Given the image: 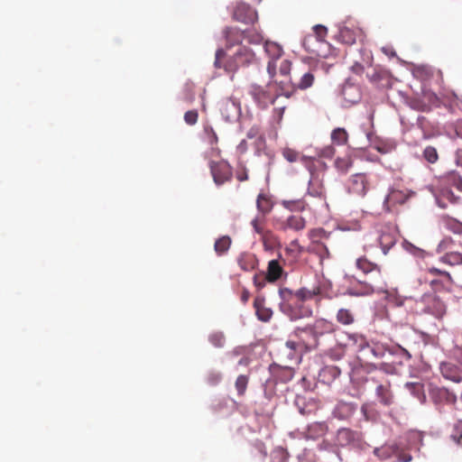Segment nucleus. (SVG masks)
<instances>
[{
	"instance_id": "c85d7f7f",
	"label": "nucleus",
	"mask_w": 462,
	"mask_h": 462,
	"mask_svg": "<svg viewBox=\"0 0 462 462\" xmlns=\"http://www.w3.org/2000/svg\"><path fill=\"white\" fill-rule=\"evenodd\" d=\"M399 448L395 444H387L381 448H374V453L375 456L382 459L389 458L393 456H397Z\"/></svg>"
},
{
	"instance_id": "8fccbe9b",
	"label": "nucleus",
	"mask_w": 462,
	"mask_h": 462,
	"mask_svg": "<svg viewBox=\"0 0 462 462\" xmlns=\"http://www.w3.org/2000/svg\"><path fill=\"white\" fill-rule=\"evenodd\" d=\"M313 32L319 42H324L328 33V30L325 26L318 24L313 27Z\"/></svg>"
},
{
	"instance_id": "603ef678",
	"label": "nucleus",
	"mask_w": 462,
	"mask_h": 462,
	"mask_svg": "<svg viewBox=\"0 0 462 462\" xmlns=\"http://www.w3.org/2000/svg\"><path fill=\"white\" fill-rule=\"evenodd\" d=\"M340 369L337 366H326L322 370V375L325 377L327 374L330 375L332 379H336L340 374Z\"/></svg>"
},
{
	"instance_id": "423d86ee",
	"label": "nucleus",
	"mask_w": 462,
	"mask_h": 462,
	"mask_svg": "<svg viewBox=\"0 0 462 462\" xmlns=\"http://www.w3.org/2000/svg\"><path fill=\"white\" fill-rule=\"evenodd\" d=\"M208 165L216 185L220 186L231 180L233 172L229 163L225 161H210Z\"/></svg>"
},
{
	"instance_id": "f704fd0d",
	"label": "nucleus",
	"mask_w": 462,
	"mask_h": 462,
	"mask_svg": "<svg viewBox=\"0 0 462 462\" xmlns=\"http://www.w3.org/2000/svg\"><path fill=\"white\" fill-rule=\"evenodd\" d=\"M309 251L318 254L320 258V261H323L324 259L330 257L328 248L324 244V242L318 244H310L309 246Z\"/></svg>"
},
{
	"instance_id": "6e6552de",
	"label": "nucleus",
	"mask_w": 462,
	"mask_h": 462,
	"mask_svg": "<svg viewBox=\"0 0 462 462\" xmlns=\"http://www.w3.org/2000/svg\"><path fill=\"white\" fill-rule=\"evenodd\" d=\"M233 19L246 24H254L258 20L257 12L245 3H239L233 12Z\"/></svg>"
},
{
	"instance_id": "0e129e2a",
	"label": "nucleus",
	"mask_w": 462,
	"mask_h": 462,
	"mask_svg": "<svg viewBox=\"0 0 462 462\" xmlns=\"http://www.w3.org/2000/svg\"><path fill=\"white\" fill-rule=\"evenodd\" d=\"M225 55H226V52L224 50L222 49H218L217 51H216V59H215V66L217 68H221L222 65H221V60L225 58Z\"/></svg>"
},
{
	"instance_id": "338daca9",
	"label": "nucleus",
	"mask_w": 462,
	"mask_h": 462,
	"mask_svg": "<svg viewBox=\"0 0 462 462\" xmlns=\"http://www.w3.org/2000/svg\"><path fill=\"white\" fill-rule=\"evenodd\" d=\"M344 355V352L342 349H338V350H330L329 351V356L333 359V360H339Z\"/></svg>"
},
{
	"instance_id": "79ce46f5",
	"label": "nucleus",
	"mask_w": 462,
	"mask_h": 462,
	"mask_svg": "<svg viewBox=\"0 0 462 462\" xmlns=\"http://www.w3.org/2000/svg\"><path fill=\"white\" fill-rule=\"evenodd\" d=\"M260 236L265 249L268 250L273 247L276 242V237L272 231L266 230Z\"/></svg>"
},
{
	"instance_id": "f8f14e48",
	"label": "nucleus",
	"mask_w": 462,
	"mask_h": 462,
	"mask_svg": "<svg viewBox=\"0 0 462 462\" xmlns=\"http://www.w3.org/2000/svg\"><path fill=\"white\" fill-rule=\"evenodd\" d=\"M411 194L412 193L408 189H393L384 199V206L390 209L391 207L398 204H403L411 196Z\"/></svg>"
},
{
	"instance_id": "2f4dec72",
	"label": "nucleus",
	"mask_w": 462,
	"mask_h": 462,
	"mask_svg": "<svg viewBox=\"0 0 462 462\" xmlns=\"http://www.w3.org/2000/svg\"><path fill=\"white\" fill-rule=\"evenodd\" d=\"M264 51L273 60L280 59L283 52L281 45L274 42L269 41L264 42Z\"/></svg>"
},
{
	"instance_id": "412c9836",
	"label": "nucleus",
	"mask_w": 462,
	"mask_h": 462,
	"mask_svg": "<svg viewBox=\"0 0 462 462\" xmlns=\"http://www.w3.org/2000/svg\"><path fill=\"white\" fill-rule=\"evenodd\" d=\"M237 263L245 272H250L256 268L258 260L252 253H242L237 258Z\"/></svg>"
},
{
	"instance_id": "e433bc0d",
	"label": "nucleus",
	"mask_w": 462,
	"mask_h": 462,
	"mask_svg": "<svg viewBox=\"0 0 462 462\" xmlns=\"http://www.w3.org/2000/svg\"><path fill=\"white\" fill-rule=\"evenodd\" d=\"M231 245V238L224 236L218 238L214 245V249L218 255H222L228 251Z\"/></svg>"
},
{
	"instance_id": "72a5a7b5",
	"label": "nucleus",
	"mask_w": 462,
	"mask_h": 462,
	"mask_svg": "<svg viewBox=\"0 0 462 462\" xmlns=\"http://www.w3.org/2000/svg\"><path fill=\"white\" fill-rule=\"evenodd\" d=\"M257 209L263 214H268L273 208V202L265 194L260 193L256 200Z\"/></svg>"
},
{
	"instance_id": "cd10ccee",
	"label": "nucleus",
	"mask_w": 462,
	"mask_h": 462,
	"mask_svg": "<svg viewBox=\"0 0 462 462\" xmlns=\"http://www.w3.org/2000/svg\"><path fill=\"white\" fill-rule=\"evenodd\" d=\"M439 261L450 266L462 265V253L457 251L446 252Z\"/></svg>"
},
{
	"instance_id": "3c124183",
	"label": "nucleus",
	"mask_w": 462,
	"mask_h": 462,
	"mask_svg": "<svg viewBox=\"0 0 462 462\" xmlns=\"http://www.w3.org/2000/svg\"><path fill=\"white\" fill-rule=\"evenodd\" d=\"M198 118L199 114L198 111L195 109L189 110L184 114V121L186 122V124L189 125H195L198 122Z\"/></svg>"
},
{
	"instance_id": "5701e85b",
	"label": "nucleus",
	"mask_w": 462,
	"mask_h": 462,
	"mask_svg": "<svg viewBox=\"0 0 462 462\" xmlns=\"http://www.w3.org/2000/svg\"><path fill=\"white\" fill-rule=\"evenodd\" d=\"M254 307L255 309L257 318L263 322H267L273 316L271 309L264 306V299L257 297L254 300Z\"/></svg>"
},
{
	"instance_id": "a211bd4d",
	"label": "nucleus",
	"mask_w": 462,
	"mask_h": 462,
	"mask_svg": "<svg viewBox=\"0 0 462 462\" xmlns=\"http://www.w3.org/2000/svg\"><path fill=\"white\" fill-rule=\"evenodd\" d=\"M310 326L319 339L321 336L332 334L336 331L335 324L325 319H318Z\"/></svg>"
},
{
	"instance_id": "39448f33",
	"label": "nucleus",
	"mask_w": 462,
	"mask_h": 462,
	"mask_svg": "<svg viewBox=\"0 0 462 462\" xmlns=\"http://www.w3.org/2000/svg\"><path fill=\"white\" fill-rule=\"evenodd\" d=\"M292 335L300 341L305 351L316 349L319 344V340L310 324L296 328Z\"/></svg>"
},
{
	"instance_id": "09e8293b",
	"label": "nucleus",
	"mask_w": 462,
	"mask_h": 462,
	"mask_svg": "<svg viewBox=\"0 0 462 462\" xmlns=\"http://www.w3.org/2000/svg\"><path fill=\"white\" fill-rule=\"evenodd\" d=\"M451 438L457 442L460 443L462 440V420L455 423Z\"/></svg>"
},
{
	"instance_id": "9d476101",
	"label": "nucleus",
	"mask_w": 462,
	"mask_h": 462,
	"mask_svg": "<svg viewBox=\"0 0 462 462\" xmlns=\"http://www.w3.org/2000/svg\"><path fill=\"white\" fill-rule=\"evenodd\" d=\"M323 293L322 282L317 277V282L311 286H305L292 293V298L304 302Z\"/></svg>"
},
{
	"instance_id": "ea45409f",
	"label": "nucleus",
	"mask_w": 462,
	"mask_h": 462,
	"mask_svg": "<svg viewBox=\"0 0 462 462\" xmlns=\"http://www.w3.org/2000/svg\"><path fill=\"white\" fill-rule=\"evenodd\" d=\"M328 236L329 234L326 232L323 228L312 229L310 232V237L311 239L310 244L321 243L324 240H327Z\"/></svg>"
},
{
	"instance_id": "2eb2a0df",
	"label": "nucleus",
	"mask_w": 462,
	"mask_h": 462,
	"mask_svg": "<svg viewBox=\"0 0 462 462\" xmlns=\"http://www.w3.org/2000/svg\"><path fill=\"white\" fill-rule=\"evenodd\" d=\"M315 77L312 72L308 71L305 72L299 82L293 84L291 89L285 88L284 87L281 86L280 88L282 89V95L285 96L287 98L291 96V94L294 91V88H300V89H307L308 88L311 87L313 85Z\"/></svg>"
},
{
	"instance_id": "e2e57ef3",
	"label": "nucleus",
	"mask_w": 462,
	"mask_h": 462,
	"mask_svg": "<svg viewBox=\"0 0 462 462\" xmlns=\"http://www.w3.org/2000/svg\"><path fill=\"white\" fill-rule=\"evenodd\" d=\"M236 179L239 181H245L248 180V173L245 167L242 166L241 168H238L236 171Z\"/></svg>"
},
{
	"instance_id": "b1692460",
	"label": "nucleus",
	"mask_w": 462,
	"mask_h": 462,
	"mask_svg": "<svg viewBox=\"0 0 462 462\" xmlns=\"http://www.w3.org/2000/svg\"><path fill=\"white\" fill-rule=\"evenodd\" d=\"M281 205L291 212H302L308 208V202L304 199H282Z\"/></svg>"
},
{
	"instance_id": "13d9d810",
	"label": "nucleus",
	"mask_w": 462,
	"mask_h": 462,
	"mask_svg": "<svg viewBox=\"0 0 462 462\" xmlns=\"http://www.w3.org/2000/svg\"><path fill=\"white\" fill-rule=\"evenodd\" d=\"M264 274L265 273H260V274H255L254 276V283L259 289L263 288L265 286V282H267L265 280Z\"/></svg>"
},
{
	"instance_id": "4d7b16f0",
	"label": "nucleus",
	"mask_w": 462,
	"mask_h": 462,
	"mask_svg": "<svg viewBox=\"0 0 462 462\" xmlns=\"http://www.w3.org/2000/svg\"><path fill=\"white\" fill-rule=\"evenodd\" d=\"M291 69V62L288 60H283L279 67L280 74L282 76H288Z\"/></svg>"
},
{
	"instance_id": "f03ea898",
	"label": "nucleus",
	"mask_w": 462,
	"mask_h": 462,
	"mask_svg": "<svg viewBox=\"0 0 462 462\" xmlns=\"http://www.w3.org/2000/svg\"><path fill=\"white\" fill-rule=\"evenodd\" d=\"M444 182L447 186L441 189L440 194L437 198L439 205L442 208L447 207V202L456 204L461 199L459 195H456L450 189L449 186H454L457 191L462 192V179L459 175L451 173L444 179Z\"/></svg>"
},
{
	"instance_id": "37998d69",
	"label": "nucleus",
	"mask_w": 462,
	"mask_h": 462,
	"mask_svg": "<svg viewBox=\"0 0 462 462\" xmlns=\"http://www.w3.org/2000/svg\"><path fill=\"white\" fill-rule=\"evenodd\" d=\"M423 158L430 163H435L439 160V154L435 147L427 146L422 152Z\"/></svg>"
},
{
	"instance_id": "7c9ffc66",
	"label": "nucleus",
	"mask_w": 462,
	"mask_h": 462,
	"mask_svg": "<svg viewBox=\"0 0 462 462\" xmlns=\"http://www.w3.org/2000/svg\"><path fill=\"white\" fill-rule=\"evenodd\" d=\"M462 247V241H458L457 244L455 239L451 236H444L437 246L438 253H446L454 251L453 249L457 246Z\"/></svg>"
},
{
	"instance_id": "a878e982",
	"label": "nucleus",
	"mask_w": 462,
	"mask_h": 462,
	"mask_svg": "<svg viewBox=\"0 0 462 462\" xmlns=\"http://www.w3.org/2000/svg\"><path fill=\"white\" fill-rule=\"evenodd\" d=\"M395 236L391 232L382 231L378 237V243L384 254H386L388 251L395 245Z\"/></svg>"
},
{
	"instance_id": "bf43d9fd",
	"label": "nucleus",
	"mask_w": 462,
	"mask_h": 462,
	"mask_svg": "<svg viewBox=\"0 0 462 462\" xmlns=\"http://www.w3.org/2000/svg\"><path fill=\"white\" fill-rule=\"evenodd\" d=\"M285 346L287 348H289L291 351H301L304 350L302 346L300 345V341H294V340H288L285 343Z\"/></svg>"
},
{
	"instance_id": "c756f323",
	"label": "nucleus",
	"mask_w": 462,
	"mask_h": 462,
	"mask_svg": "<svg viewBox=\"0 0 462 462\" xmlns=\"http://www.w3.org/2000/svg\"><path fill=\"white\" fill-rule=\"evenodd\" d=\"M442 225L448 231L455 235L462 236V222L457 220L456 218L450 217H443Z\"/></svg>"
},
{
	"instance_id": "ddd939ff",
	"label": "nucleus",
	"mask_w": 462,
	"mask_h": 462,
	"mask_svg": "<svg viewBox=\"0 0 462 462\" xmlns=\"http://www.w3.org/2000/svg\"><path fill=\"white\" fill-rule=\"evenodd\" d=\"M223 34L226 42V46L229 49L242 43L243 40H245V32L237 27H226L223 30Z\"/></svg>"
},
{
	"instance_id": "4468645a",
	"label": "nucleus",
	"mask_w": 462,
	"mask_h": 462,
	"mask_svg": "<svg viewBox=\"0 0 462 462\" xmlns=\"http://www.w3.org/2000/svg\"><path fill=\"white\" fill-rule=\"evenodd\" d=\"M306 227V220L303 217L299 215H291L285 220L282 221L279 225V229L282 231L293 230L296 232L301 231Z\"/></svg>"
},
{
	"instance_id": "c9c22d12",
	"label": "nucleus",
	"mask_w": 462,
	"mask_h": 462,
	"mask_svg": "<svg viewBox=\"0 0 462 462\" xmlns=\"http://www.w3.org/2000/svg\"><path fill=\"white\" fill-rule=\"evenodd\" d=\"M347 337L353 343L356 350L359 352V355L361 356V354L364 351V348H365V346L368 344L365 337H364L361 334L352 333L348 334Z\"/></svg>"
},
{
	"instance_id": "393cba45",
	"label": "nucleus",
	"mask_w": 462,
	"mask_h": 462,
	"mask_svg": "<svg viewBox=\"0 0 462 462\" xmlns=\"http://www.w3.org/2000/svg\"><path fill=\"white\" fill-rule=\"evenodd\" d=\"M355 410L356 408L352 403L339 402L336 406L333 414L336 418L346 420L354 413Z\"/></svg>"
},
{
	"instance_id": "de8ad7c7",
	"label": "nucleus",
	"mask_w": 462,
	"mask_h": 462,
	"mask_svg": "<svg viewBox=\"0 0 462 462\" xmlns=\"http://www.w3.org/2000/svg\"><path fill=\"white\" fill-rule=\"evenodd\" d=\"M248 377L246 375H239L236 381V388L239 395H243L246 390Z\"/></svg>"
},
{
	"instance_id": "6e6d98bb",
	"label": "nucleus",
	"mask_w": 462,
	"mask_h": 462,
	"mask_svg": "<svg viewBox=\"0 0 462 462\" xmlns=\"http://www.w3.org/2000/svg\"><path fill=\"white\" fill-rule=\"evenodd\" d=\"M195 98L194 92H193V87L190 85L185 86V93L183 96V100L187 102L188 104H191Z\"/></svg>"
},
{
	"instance_id": "aec40b11",
	"label": "nucleus",
	"mask_w": 462,
	"mask_h": 462,
	"mask_svg": "<svg viewBox=\"0 0 462 462\" xmlns=\"http://www.w3.org/2000/svg\"><path fill=\"white\" fill-rule=\"evenodd\" d=\"M358 440V434L349 429L343 428L337 430L336 442L338 446L346 447Z\"/></svg>"
},
{
	"instance_id": "69168bd1",
	"label": "nucleus",
	"mask_w": 462,
	"mask_h": 462,
	"mask_svg": "<svg viewBox=\"0 0 462 462\" xmlns=\"http://www.w3.org/2000/svg\"><path fill=\"white\" fill-rule=\"evenodd\" d=\"M319 154L325 158H331L335 154V149L332 146H327L320 151Z\"/></svg>"
},
{
	"instance_id": "f3484780",
	"label": "nucleus",
	"mask_w": 462,
	"mask_h": 462,
	"mask_svg": "<svg viewBox=\"0 0 462 462\" xmlns=\"http://www.w3.org/2000/svg\"><path fill=\"white\" fill-rule=\"evenodd\" d=\"M440 373L448 380L455 383H459L462 380V374L459 367L449 362H443L440 364Z\"/></svg>"
},
{
	"instance_id": "bb28decb",
	"label": "nucleus",
	"mask_w": 462,
	"mask_h": 462,
	"mask_svg": "<svg viewBox=\"0 0 462 462\" xmlns=\"http://www.w3.org/2000/svg\"><path fill=\"white\" fill-rule=\"evenodd\" d=\"M336 319L341 325L350 326L356 320L355 313L350 309L341 308L336 314Z\"/></svg>"
},
{
	"instance_id": "20e7f679",
	"label": "nucleus",
	"mask_w": 462,
	"mask_h": 462,
	"mask_svg": "<svg viewBox=\"0 0 462 462\" xmlns=\"http://www.w3.org/2000/svg\"><path fill=\"white\" fill-rule=\"evenodd\" d=\"M371 188V177L367 173H355L348 179L347 189L349 193L365 197Z\"/></svg>"
},
{
	"instance_id": "774afa93",
	"label": "nucleus",
	"mask_w": 462,
	"mask_h": 462,
	"mask_svg": "<svg viewBox=\"0 0 462 462\" xmlns=\"http://www.w3.org/2000/svg\"><path fill=\"white\" fill-rule=\"evenodd\" d=\"M437 395L439 397H446L448 395V391L445 389L437 388L432 391V398L436 400Z\"/></svg>"
},
{
	"instance_id": "4c0bfd02",
	"label": "nucleus",
	"mask_w": 462,
	"mask_h": 462,
	"mask_svg": "<svg viewBox=\"0 0 462 462\" xmlns=\"http://www.w3.org/2000/svg\"><path fill=\"white\" fill-rule=\"evenodd\" d=\"M406 388L421 402L425 401L423 384L420 383H407Z\"/></svg>"
},
{
	"instance_id": "a18cd8bd",
	"label": "nucleus",
	"mask_w": 462,
	"mask_h": 462,
	"mask_svg": "<svg viewBox=\"0 0 462 462\" xmlns=\"http://www.w3.org/2000/svg\"><path fill=\"white\" fill-rule=\"evenodd\" d=\"M208 340L216 347H223L226 341L225 336L221 332L211 334Z\"/></svg>"
},
{
	"instance_id": "473e14b6",
	"label": "nucleus",
	"mask_w": 462,
	"mask_h": 462,
	"mask_svg": "<svg viewBox=\"0 0 462 462\" xmlns=\"http://www.w3.org/2000/svg\"><path fill=\"white\" fill-rule=\"evenodd\" d=\"M335 168L343 174H346L353 166V160L350 155L337 157L334 162Z\"/></svg>"
},
{
	"instance_id": "052dcab7",
	"label": "nucleus",
	"mask_w": 462,
	"mask_h": 462,
	"mask_svg": "<svg viewBox=\"0 0 462 462\" xmlns=\"http://www.w3.org/2000/svg\"><path fill=\"white\" fill-rule=\"evenodd\" d=\"M353 90H356V88H354V87H353V86H351V85L345 86V87H344V88H343V90H342V94H343V96H344L345 99H346V100H347V101H349V102H351V103H355V102H356V99H354V98H351V97H350V95H349V94H350V92H351V91H353Z\"/></svg>"
},
{
	"instance_id": "1a4fd4ad",
	"label": "nucleus",
	"mask_w": 462,
	"mask_h": 462,
	"mask_svg": "<svg viewBox=\"0 0 462 462\" xmlns=\"http://www.w3.org/2000/svg\"><path fill=\"white\" fill-rule=\"evenodd\" d=\"M267 88H268V89H264L263 88L257 87V88H254V89L252 90V95H253L254 100L262 107H266L268 106V104H270V103L273 104L279 96H282V92L279 94L277 93L275 95L271 94V91L277 90L276 83L269 84Z\"/></svg>"
},
{
	"instance_id": "7ed1b4c3",
	"label": "nucleus",
	"mask_w": 462,
	"mask_h": 462,
	"mask_svg": "<svg viewBox=\"0 0 462 462\" xmlns=\"http://www.w3.org/2000/svg\"><path fill=\"white\" fill-rule=\"evenodd\" d=\"M254 57V53L250 48L239 46L237 51L226 60L224 68L228 72H234L240 67L249 65Z\"/></svg>"
},
{
	"instance_id": "f257e3e1",
	"label": "nucleus",
	"mask_w": 462,
	"mask_h": 462,
	"mask_svg": "<svg viewBox=\"0 0 462 462\" xmlns=\"http://www.w3.org/2000/svg\"><path fill=\"white\" fill-rule=\"evenodd\" d=\"M356 266L364 274L369 276L367 280L352 284L346 290L350 296H366L382 288L383 279L381 267L370 262L365 257L356 259Z\"/></svg>"
},
{
	"instance_id": "680f3d73",
	"label": "nucleus",
	"mask_w": 462,
	"mask_h": 462,
	"mask_svg": "<svg viewBox=\"0 0 462 462\" xmlns=\"http://www.w3.org/2000/svg\"><path fill=\"white\" fill-rule=\"evenodd\" d=\"M251 225L254 228V230L258 234V235H262L263 234L266 230L263 227L262 224L260 223V220L258 217H255L252 220L251 222Z\"/></svg>"
},
{
	"instance_id": "9b49d317",
	"label": "nucleus",
	"mask_w": 462,
	"mask_h": 462,
	"mask_svg": "<svg viewBox=\"0 0 462 462\" xmlns=\"http://www.w3.org/2000/svg\"><path fill=\"white\" fill-rule=\"evenodd\" d=\"M386 351H389V348L383 344L368 343L361 356H359V358L366 362L373 359H380L384 356Z\"/></svg>"
},
{
	"instance_id": "864d4df0",
	"label": "nucleus",
	"mask_w": 462,
	"mask_h": 462,
	"mask_svg": "<svg viewBox=\"0 0 462 462\" xmlns=\"http://www.w3.org/2000/svg\"><path fill=\"white\" fill-rule=\"evenodd\" d=\"M204 131L208 136V143L211 145L217 144L218 142V138L212 126H205Z\"/></svg>"
},
{
	"instance_id": "58836bf2",
	"label": "nucleus",
	"mask_w": 462,
	"mask_h": 462,
	"mask_svg": "<svg viewBox=\"0 0 462 462\" xmlns=\"http://www.w3.org/2000/svg\"><path fill=\"white\" fill-rule=\"evenodd\" d=\"M331 139H332L333 143H335L338 145H343V144L346 143L347 139H348V134L344 128H336L335 130H333V132L331 134Z\"/></svg>"
},
{
	"instance_id": "6ab92c4d",
	"label": "nucleus",
	"mask_w": 462,
	"mask_h": 462,
	"mask_svg": "<svg viewBox=\"0 0 462 462\" xmlns=\"http://www.w3.org/2000/svg\"><path fill=\"white\" fill-rule=\"evenodd\" d=\"M375 394L383 405L389 406L393 404L394 398L389 382L378 384L375 389Z\"/></svg>"
},
{
	"instance_id": "4be33fe9",
	"label": "nucleus",
	"mask_w": 462,
	"mask_h": 462,
	"mask_svg": "<svg viewBox=\"0 0 462 462\" xmlns=\"http://www.w3.org/2000/svg\"><path fill=\"white\" fill-rule=\"evenodd\" d=\"M282 273L283 269L278 260H271L264 274L265 280L269 282H274L282 277Z\"/></svg>"
},
{
	"instance_id": "a19ab883",
	"label": "nucleus",
	"mask_w": 462,
	"mask_h": 462,
	"mask_svg": "<svg viewBox=\"0 0 462 462\" xmlns=\"http://www.w3.org/2000/svg\"><path fill=\"white\" fill-rule=\"evenodd\" d=\"M245 39L251 44H260L263 41V36L256 30H245Z\"/></svg>"
},
{
	"instance_id": "c03bdc74",
	"label": "nucleus",
	"mask_w": 462,
	"mask_h": 462,
	"mask_svg": "<svg viewBox=\"0 0 462 462\" xmlns=\"http://www.w3.org/2000/svg\"><path fill=\"white\" fill-rule=\"evenodd\" d=\"M313 185H314L313 181L310 180V187H309V189H308V195L313 196V197H318V198H319V199H321L322 200L325 201L326 193H325L324 187L322 185H320L317 189H314Z\"/></svg>"
},
{
	"instance_id": "49530a36",
	"label": "nucleus",
	"mask_w": 462,
	"mask_h": 462,
	"mask_svg": "<svg viewBox=\"0 0 462 462\" xmlns=\"http://www.w3.org/2000/svg\"><path fill=\"white\" fill-rule=\"evenodd\" d=\"M282 156L289 162H295L300 158V154L299 152L288 147L282 150Z\"/></svg>"
},
{
	"instance_id": "5fc2aeb1",
	"label": "nucleus",
	"mask_w": 462,
	"mask_h": 462,
	"mask_svg": "<svg viewBox=\"0 0 462 462\" xmlns=\"http://www.w3.org/2000/svg\"><path fill=\"white\" fill-rule=\"evenodd\" d=\"M428 272L430 273V274H433V275H439L443 278L446 279L447 282H452V277L450 275V273L447 271H442L440 269H438V268H435V267H431L428 270Z\"/></svg>"
},
{
	"instance_id": "0eeeda50",
	"label": "nucleus",
	"mask_w": 462,
	"mask_h": 462,
	"mask_svg": "<svg viewBox=\"0 0 462 462\" xmlns=\"http://www.w3.org/2000/svg\"><path fill=\"white\" fill-rule=\"evenodd\" d=\"M283 311L291 320L310 318L313 314L311 307L293 298L284 306Z\"/></svg>"
},
{
	"instance_id": "dca6fc26",
	"label": "nucleus",
	"mask_w": 462,
	"mask_h": 462,
	"mask_svg": "<svg viewBox=\"0 0 462 462\" xmlns=\"http://www.w3.org/2000/svg\"><path fill=\"white\" fill-rule=\"evenodd\" d=\"M362 30L358 27L343 26L338 32V40L347 45H352L362 35Z\"/></svg>"
}]
</instances>
